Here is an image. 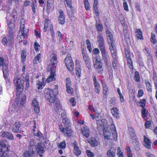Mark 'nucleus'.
Returning a JSON list of instances; mask_svg holds the SVG:
<instances>
[{"label":"nucleus","mask_w":157,"mask_h":157,"mask_svg":"<svg viewBox=\"0 0 157 157\" xmlns=\"http://www.w3.org/2000/svg\"><path fill=\"white\" fill-rule=\"evenodd\" d=\"M25 78L22 76L20 78L15 77L13 80V83L16 86V95H20L23 91Z\"/></svg>","instance_id":"f257e3e1"},{"label":"nucleus","mask_w":157,"mask_h":157,"mask_svg":"<svg viewBox=\"0 0 157 157\" xmlns=\"http://www.w3.org/2000/svg\"><path fill=\"white\" fill-rule=\"evenodd\" d=\"M55 88L53 90L47 89L45 90V97L48 101L51 103L54 102L56 100V96L58 94V86H55Z\"/></svg>","instance_id":"f03ea898"},{"label":"nucleus","mask_w":157,"mask_h":157,"mask_svg":"<svg viewBox=\"0 0 157 157\" xmlns=\"http://www.w3.org/2000/svg\"><path fill=\"white\" fill-rule=\"evenodd\" d=\"M8 145L2 140H0V157H6L8 151Z\"/></svg>","instance_id":"7ed1b4c3"},{"label":"nucleus","mask_w":157,"mask_h":157,"mask_svg":"<svg viewBox=\"0 0 157 157\" xmlns=\"http://www.w3.org/2000/svg\"><path fill=\"white\" fill-rule=\"evenodd\" d=\"M65 63L68 71H71L74 70V63L70 54L67 55L65 59Z\"/></svg>","instance_id":"20e7f679"},{"label":"nucleus","mask_w":157,"mask_h":157,"mask_svg":"<svg viewBox=\"0 0 157 157\" xmlns=\"http://www.w3.org/2000/svg\"><path fill=\"white\" fill-rule=\"evenodd\" d=\"M7 62L3 58H0V67L2 66V70L5 78H7L8 75V70Z\"/></svg>","instance_id":"39448f33"},{"label":"nucleus","mask_w":157,"mask_h":157,"mask_svg":"<svg viewBox=\"0 0 157 157\" xmlns=\"http://www.w3.org/2000/svg\"><path fill=\"white\" fill-rule=\"evenodd\" d=\"M93 62L94 67L97 69H101L102 67L101 59L99 55H95L93 58Z\"/></svg>","instance_id":"423d86ee"},{"label":"nucleus","mask_w":157,"mask_h":157,"mask_svg":"<svg viewBox=\"0 0 157 157\" xmlns=\"http://www.w3.org/2000/svg\"><path fill=\"white\" fill-rule=\"evenodd\" d=\"M25 20L24 19H22L20 20V25L19 34L20 33V32H21V34L22 35V36H23L24 37H26L27 36V34L29 32V29H25Z\"/></svg>","instance_id":"0eeeda50"},{"label":"nucleus","mask_w":157,"mask_h":157,"mask_svg":"<svg viewBox=\"0 0 157 157\" xmlns=\"http://www.w3.org/2000/svg\"><path fill=\"white\" fill-rule=\"evenodd\" d=\"M109 45V49L112 54V56L114 59L116 58L117 52L116 48L115 45V42L108 44Z\"/></svg>","instance_id":"6e6552de"},{"label":"nucleus","mask_w":157,"mask_h":157,"mask_svg":"<svg viewBox=\"0 0 157 157\" xmlns=\"http://www.w3.org/2000/svg\"><path fill=\"white\" fill-rule=\"evenodd\" d=\"M50 63L49 64L48 68L50 69H53V67L56 68L54 65L57 63L56 55L54 54H52L50 56Z\"/></svg>","instance_id":"1a4fd4ad"},{"label":"nucleus","mask_w":157,"mask_h":157,"mask_svg":"<svg viewBox=\"0 0 157 157\" xmlns=\"http://www.w3.org/2000/svg\"><path fill=\"white\" fill-rule=\"evenodd\" d=\"M112 128H110L109 125L106 127H105L104 128L103 133L105 139L108 140L110 139L111 136V129Z\"/></svg>","instance_id":"9d476101"},{"label":"nucleus","mask_w":157,"mask_h":157,"mask_svg":"<svg viewBox=\"0 0 157 157\" xmlns=\"http://www.w3.org/2000/svg\"><path fill=\"white\" fill-rule=\"evenodd\" d=\"M97 128L99 129H103L105 127L108 126V125L106 122V120L104 119H103L102 120H98L97 121Z\"/></svg>","instance_id":"9b49d317"},{"label":"nucleus","mask_w":157,"mask_h":157,"mask_svg":"<svg viewBox=\"0 0 157 157\" xmlns=\"http://www.w3.org/2000/svg\"><path fill=\"white\" fill-rule=\"evenodd\" d=\"M32 105L33 107L34 111L36 113H38L40 111L39 105L36 98H34L32 101Z\"/></svg>","instance_id":"f8f14e48"},{"label":"nucleus","mask_w":157,"mask_h":157,"mask_svg":"<svg viewBox=\"0 0 157 157\" xmlns=\"http://www.w3.org/2000/svg\"><path fill=\"white\" fill-rule=\"evenodd\" d=\"M73 152L75 154L78 156L81 154V151L78 146V142L76 141L73 144Z\"/></svg>","instance_id":"ddd939ff"},{"label":"nucleus","mask_w":157,"mask_h":157,"mask_svg":"<svg viewBox=\"0 0 157 157\" xmlns=\"http://www.w3.org/2000/svg\"><path fill=\"white\" fill-rule=\"evenodd\" d=\"M93 81L94 86L95 92L98 94H99L100 92L101 88L99 82L97 80L96 77L93 76Z\"/></svg>","instance_id":"4468645a"},{"label":"nucleus","mask_w":157,"mask_h":157,"mask_svg":"<svg viewBox=\"0 0 157 157\" xmlns=\"http://www.w3.org/2000/svg\"><path fill=\"white\" fill-rule=\"evenodd\" d=\"M102 58L104 62L107 64L109 60V56L107 53L106 50L101 51Z\"/></svg>","instance_id":"2eb2a0df"},{"label":"nucleus","mask_w":157,"mask_h":157,"mask_svg":"<svg viewBox=\"0 0 157 157\" xmlns=\"http://www.w3.org/2000/svg\"><path fill=\"white\" fill-rule=\"evenodd\" d=\"M50 76L47 78L46 81L49 82L52 81H54L55 80V68L54 67H53V69H50Z\"/></svg>","instance_id":"dca6fc26"},{"label":"nucleus","mask_w":157,"mask_h":157,"mask_svg":"<svg viewBox=\"0 0 157 157\" xmlns=\"http://www.w3.org/2000/svg\"><path fill=\"white\" fill-rule=\"evenodd\" d=\"M82 53L83 57L86 63V65L87 67L89 66L90 63V61L87 53L86 51H84L82 52Z\"/></svg>","instance_id":"f3484780"},{"label":"nucleus","mask_w":157,"mask_h":157,"mask_svg":"<svg viewBox=\"0 0 157 157\" xmlns=\"http://www.w3.org/2000/svg\"><path fill=\"white\" fill-rule=\"evenodd\" d=\"M42 145L41 143H38L36 145V151L41 157L42 156L41 154L44 152V148Z\"/></svg>","instance_id":"a211bd4d"},{"label":"nucleus","mask_w":157,"mask_h":157,"mask_svg":"<svg viewBox=\"0 0 157 157\" xmlns=\"http://www.w3.org/2000/svg\"><path fill=\"white\" fill-rule=\"evenodd\" d=\"M111 127H112V128L111 129V131L112 133L113 139L114 140L116 141L117 139V135L116 131L115 125L114 124H111Z\"/></svg>","instance_id":"6ab92c4d"},{"label":"nucleus","mask_w":157,"mask_h":157,"mask_svg":"<svg viewBox=\"0 0 157 157\" xmlns=\"http://www.w3.org/2000/svg\"><path fill=\"white\" fill-rule=\"evenodd\" d=\"M89 143L92 147L96 146L99 144L100 143L98 140H96L94 137H91L88 140Z\"/></svg>","instance_id":"aec40b11"},{"label":"nucleus","mask_w":157,"mask_h":157,"mask_svg":"<svg viewBox=\"0 0 157 157\" xmlns=\"http://www.w3.org/2000/svg\"><path fill=\"white\" fill-rule=\"evenodd\" d=\"M54 109L56 112L59 113L63 109L59 101H57L53 105Z\"/></svg>","instance_id":"412c9836"},{"label":"nucleus","mask_w":157,"mask_h":157,"mask_svg":"<svg viewBox=\"0 0 157 157\" xmlns=\"http://www.w3.org/2000/svg\"><path fill=\"white\" fill-rule=\"evenodd\" d=\"M21 126L20 123L19 122H15L13 125L12 129V131L15 133L19 132V128Z\"/></svg>","instance_id":"4be33fe9"},{"label":"nucleus","mask_w":157,"mask_h":157,"mask_svg":"<svg viewBox=\"0 0 157 157\" xmlns=\"http://www.w3.org/2000/svg\"><path fill=\"white\" fill-rule=\"evenodd\" d=\"M106 34L108 44L115 42L112 34L110 31L107 30L106 31Z\"/></svg>","instance_id":"5701e85b"},{"label":"nucleus","mask_w":157,"mask_h":157,"mask_svg":"<svg viewBox=\"0 0 157 157\" xmlns=\"http://www.w3.org/2000/svg\"><path fill=\"white\" fill-rule=\"evenodd\" d=\"M111 112L113 116L115 118L118 119L120 117V112L117 108H114L111 109Z\"/></svg>","instance_id":"b1692460"},{"label":"nucleus","mask_w":157,"mask_h":157,"mask_svg":"<svg viewBox=\"0 0 157 157\" xmlns=\"http://www.w3.org/2000/svg\"><path fill=\"white\" fill-rule=\"evenodd\" d=\"M98 43L99 48L101 51L106 50V48L104 44V40L102 37H100L99 38Z\"/></svg>","instance_id":"393cba45"},{"label":"nucleus","mask_w":157,"mask_h":157,"mask_svg":"<svg viewBox=\"0 0 157 157\" xmlns=\"http://www.w3.org/2000/svg\"><path fill=\"white\" fill-rule=\"evenodd\" d=\"M59 15L58 17L59 22L60 24H63L65 23L64 16L63 11L60 10L59 11Z\"/></svg>","instance_id":"a878e982"},{"label":"nucleus","mask_w":157,"mask_h":157,"mask_svg":"<svg viewBox=\"0 0 157 157\" xmlns=\"http://www.w3.org/2000/svg\"><path fill=\"white\" fill-rule=\"evenodd\" d=\"M81 131L83 134L86 137H88L89 136V130L86 126H84L81 129Z\"/></svg>","instance_id":"bb28decb"},{"label":"nucleus","mask_w":157,"mask_h":157,"mask_svg":"<svg viewBox=\"0 0 157 157\" xmlns=\"http://www.w3.org/2000/svg\"><path fill=\"white\" fill-rule=\"evenodd\" d=\"M2 137H6L8 138L10 140H13V136L12 134L10 132H4L1 135Z\"/></svg>","instance_id":"cd10ccee"},{"label":"nucleus","mask_w":157,"mask_h":157,"mask_svg":"<svg viewBox=\"0 0 157 157\" xmlns=\"http://www.w3.org/2000/svg\"><path fill=\"white\" fill-rule=\"evenodd\" d=\"M54 0H47V9L51 11L53 10L54 8Z\"/></svg>","instance_id":"c85d7f7f"},{"label":"nucleus","mask_w":157,"mask_h":157,"mask_svg":"<svg viewBox=\"0 0 157 157\" xmlns=\"http://www.w3.org/2000/svg\"><path fill=\"white\" fill-rule=\"evenodd\" d=\"M151 142L149 139L144 136V146L147 148H150L151 147Z\"/></svg>","instance_id":"c756f323"},{"label":"nucleus","mask_w":157,"mask_h":157,"mask_svg":"<svg viewBox=\"0 0 157 157\" xmlns=\"http://www.w3.org/2000/svg\"><path fill=\"white\" fill-rule=\"evenodd\" d=\"M64 135L66 136H70L71 135L72 131L71 129L70 126H68L66 127L63 132Z\"/></svg>","instance_id":"7c9ffc66"},{"label":"nucleus","mask_w":157,"mask_h":157,"mask_svg":"<svg viewBox=\"0 0 157 157\" xmlns=\"http://www.w3.org/2000/svg\"><path fill=\"white\" fill-rule=\"evenodd\" d=\"M136 33L137 38L138 40L143 39V36H142V32L140 29H137L136 32Z\"/></svg>","instance_id":"2f4dec72"},{"label":"nucleus","mask_w":157,"mask_h":157,"mask_svg":"<svg viewBox=\"0 0 157 157\" xmlns=\"http://www.w3.org/2000/svg\"><path fill=\"white\" fill-rule=\"evenodd\" d=\"M107 157H115V152L113 149L111 148L107 151Z\"/></svg>","instance_id":"473e14b6"},{"label":"nucleus","mask_w":157,"mask_h":157,"mask_svg":"<svg viewBox=\"0 0 157 157\" xmlns=\"http://www.w3.org/2000/svg\"><path fill=\"white\" fill-rule=\"evenodd\" d=\"M103 97L106 98L108 94V88L106 84H103Z\"/></svg>","instance_id":"72a5a7b5"},{"label":"nucleus","mask_w":157,"mask_h":157,"mask_svg":"<svg viewBox=\"0 0 157 157\" xmlns=\"http://www.w3.org/2000/svg\"><path fill=\"white\" fill-rule=\"evenodd\" d=\"M24 81L25 82V90H27L29 86V75L26 74L25 77Z\"/></svg>","instance_id":"f704fd0d"},{"label":"nucleus","mask_w":157,"mask_h":157,"mask_svg":"<svg viewBox=\"0 0 157 157\" xmlns=\"http://www.w3.org/2000/svg\"><path fill=\"white\" fill-rule=\"evenodd\" d=\"M81 67L77 65L76 67V75L78 78L81 77Z\"/></svg>","instance_id":"c9c22d12"},{"label":"nucleus","mask_w":157,"mask_h":157,"mask_svg":"<svg viewBox=\"0 0 157 157\" xmlns=\"http://www.w3.org/2000/svg\"><path fill=\"white\" fill-rule=\"evenodd\" d=\"M100 20H96V27L98 31H101L103 30V26L102 25L100 24Z\"/></svg>","instance_id":"e433bc0d"},{"label":"nucleus","mask_w":157,"mask_h":157,"mask_svg":"<svg viewBox=\"0 0 157 157\" xmlns=\"http://www.w3.org/2000/svg\"><path fill=\"white\" fill-rule=\"evenodd\" d=\"M36 61H37L39 62H41V54L40 53L38 54L34 58L33 60V63L36 64L37 63Z\"/></svg>","instance_id":"4c0bfd02"},{"label":"nucleus","mask_w":157,"mask_h":157,"mask_svg":"<svg viewBox=\"0 0 157 157\" xmlns=\"http://www.w3.org/2000/svg\"><path fill=\"white\" fill-rule=\"evenodd\" d=\"M17 111V107L13 105L11 106L9 109V112L11 114H13Z\"/></svg>","instance_id":"58836bf2"},{"label":"nucleus","mask_w":157,"mask_h":157,"mask_svg":"<svg viewBox=\"0 0 157 157\" xmlns=\"http://www.w3.org/2000/svg\"><path fill=\"white\" fill-rule=\"evenodd\" d=\"M62 121L65 126L66 127L70 126V121L67 117L63 119Z\"/></svg>","instance_id":"ea45409f"},{"label":"nucleus","mask_w":157,"mask_h":157,"mask_svg":"<svg viewBox=\"0 0 157 157\" xmlns=\"http://www.w3.org/2000/svg\"><path fill=\"white\" fill-rule=\"evenodd\" d=\"M13 31V30L9 29L8 30V33L7 35V36L8 37V40H10L14 37Z\"/></svg>","instance_id":"a19ab883"},{"label":"nucleus","mask_w":157,"mask_h":157,"mask_svg":"<svg viewBox=\"0 0 157 157\" xmlns=\"http://www.w3.org/2000/svg\"><path fill=\"white\" fill-rule=\"evenodd\" d=\"M117 154L118 157H124L123 152L121 151L120 147L117 148Z\"/></svg>","instance_id":"79ce46f5"},{"label":"nucleus","mask_w":157,"mask_h":157,"mask_svg":"<svg viewBox=\"0 0 157 157\" xmlns=\"http://www.w3.org/2000/svg\"><path fill=\"white\" fill-rule=\"evenodd\" d=\"M11 16L13 17V21H15L16 20L17 17V11L15 10H13L11 14Z\"/></svg>","instance_id":"37998d69"},{"label":"nucleus","mask_w":157,"mask_h":157,"mask_svg":"<svg viewBox=\"0 0 157 157\" xmlns=\"http://www.w3.org/2000/svg\"><path fill=\"white\" fill-rule=\"evenodd\" d=\"M66 142L65 140H63L60 142L59 144L58 145V148L60 149H63L65 148L66 147Z\"/></svg>","instance_id":"c03bdc74"},{"label":"nucleus","mask_w":157,"mask_h":157,"mask_svg":"<svg viewBox=\"0 0 157 157\" xmlns=\"http://www.w3.org/2000/svg\"><path fill=\"white\" fill-rule=\"evenodd\" d=\"M85 7L87 10H89L90 9V6L88 0H84Z\"/></svg>","instance_id":"a18cd8bd"},{"label":"nucleus","mask_w":157,"mask_h":157,"mask_svg":"<svg viewBox=\"0 0 157 157\" xmlns=\"http://www.w3.org/2000/svg\"><path fill=\"white\" fill-rule=\"evenodd\" d=\"M152 124V122L151 121H146L145 124V126L147 128H151V126Z\"/></svg>","instance_id":"49530a36"},{"label":"nucleus","mask_w":157,"mask_h":157,"mask_svg":"<svg viewBox=\"0 0 157 157\" xmlns=\"http://www.w3.org/2000/svg\"><path fill=\"white\" fill-rule=\"evenodd\" d=\"M86 42L87 49L90 52H91L92 50V48H91L90 41L88 40H86Z\"/></svg>","instance_id":"de8ad7c7"},{"label":"nucleus","mask_w":157,"mask_h":157,"mask_svg":"<svg viewBox=\"0 0 157 157\" xmlns=\"http://www.w3.org/2000/svg\"><path fill=\"white\" fill-rule=\"evenodd\" d=\"M29 151H30V153L33 154L36 151V146H29Z\"/></svg>","instance_id":"09e8293b"},{"label":"nucleus","mask_w":157,"mask_h":157,"mask_svg":"<svg viewBox=\"0 0 157 157\" xmlns=\"http://www.w3.org/2000/svg\"><path fill=\"white\" fill-rule=\"evenodd\" d=\"M94 10L96 15V19H97L98 20H100L99 17L100 12L98 9V7L94 8Z\"/></svg>","instance_id":"8fccbe9b"},{"label":"nucleus","mask_w":157,"mask_h":157,"mask_svg":"<svg viewBox=\"0 0 157 157\" xmlns=\"http://www.w3.org/2000/svg\"><path fill=\"white\" fill-rule=\"evenodd\" d=\"M151 41L153 44H155L157 42V40L155 39V36L154 33H151Z\"/></svg>","instance_id":"3c124183"},{"label":"nucleus","mask_w":157,"mask_h":157,"mask_svg":"<svg viewBox=\"0 0 157 157\" xmlns=\"http://www.w3.org/2000/svg\"><path fill=\"white\" fill-rule=\"evenodd\" d=\"M26 51H23L21 52V60L22 62H24L25 60V59L26 57Z\"/></svg>","instance_id":"603ef678"},{"label":"nucleus","mask_w":157,"mask_h":157,"mask_svg":"<svg viewBox=\"0 0 157 157\" xmlns=\"http://www.w3.org/2000/svg\"><path fill=\"white\" fill-rule=\"evenodd\" d=\"M145 84L147 87V90L149 92H151L152 90L150 82L147 81H146L145 82Z\"/></svg>","instance_id":"864d4df0"},{"label":"nucleus","mask_w":157,"mask_h":157,"mask_svg":"<svg viewBox=\"0 0 157 157\" xmlns=\"http://www.w3.org/2000/svg\"><path fill=\"white\" fill-rule=\"evenodd\" d=\"M146 102L145 100V99H143L139 102V105L141 107L143 108H144Z\"/></svg>","instance_id":"5fc2aeb1"},{"label":"nucleus","mask_w":157,"mask_h":157,"mask_svg":"<svg viewBox=\"0 0 157 157\" xmlns=\"http://www.w3.org/2000/svg\"><path fill=\"white\" fill-rule=\"evenodd\" d=\"M93 58L94 56H95V55H98V54H99L100 51L99 49L98 48H95L94 49L93 51Z\"/></svg>","instance_id":"6e6d98bb"},{"label":"nucleus","mask_w":157,"mask_h":157,"mask_svg":"<svg viewBox=\"0 0 157 157\" xmlns=\"http://www.w3.org/2000/svg\"><path fill=\"white\" fill-rule=\"evenodd\" d=\"M36 85L38 89H41L42 88V86H44V82H42L37 81H36Z\"/></svg>","instance_id":"4d7b16f0"},{"label":"nucleus","mask_w":157,"mask_h":157,"mask_svg":"<svg viewBox=\"0 0 157 157\" xmlns=\"http://www.w3.org/2000/svg\"><path fill=\"white\" fill-rule=\"evenodd\" d=\"M34 48L36 52H39L40 49V46L38 43L35 42L34 44Z\"/></svg>","instance_id":"13d9d810"},{"label":"nucleus","mask_w":157,"mask_h":157,"mask_svg":"<svg viewBox=\"0 0 157 157\" xmlns=\"http://www.w3.org/2000/svg\"><path fill=\"white\" fill-rule=\"evenodd\" d=\"M127 64L129 68L132 69L133 68L132 63L131 60L130 58L127 59Z\"/></svg>","instance_id":"bf43d9fd"},{"label":"nucleus","mask_w":157,"mask_h":157,"mask_svg":"<svg viewBox=\"0 0 157 157\" xmlns=\"http://www.w3.org/2000/svg\"><path fill=\"white\" fill-rule=\"evenodd\" d=\"M46 22L44 24V32H46L47 28L48 26V21H49V20L48 19H46L45 20Z\"/></svg>","instance_id":"052dcab7"},{"label":"nucleus","mask_w":157,"mask_h":157,"mask_svg":"<svg viewBox=\"0 0 157 157\" xmlns=\"http://www.w3.org/2000/svg\"><path fill=\"white\" fill-rule=\"evenodd\" d=\"M8 25L9 27V29L13 30L14 28V24L10 21L8 22Z\"/></svg>","instance_id":"680f3d73"},{"label":"nucleus","mask_w":157,"mask_h":157,"mask_svg":"<svg viewBox=\"0 0 157 157\" xmlns=\"http://www.w3.org/2000/svg\"><path fill=\"white\" fill-rule=\"evenodd\" d=\"M135 75L134 77V79L136 82H138L139 81L140 77L139 74L138 72L136 71L135 73Z\"/></svg>","instance_id":"e2e57ef3"},{"label":"nucleus","mask_w":157,"mask_h":157,"mask_svg":"<svg viewBox=\"0 0 157 157\" xmlns=\"http://www.w3.org/2000/svg\"><path fill=\"white\" fill-rule=\"evenodd\" d=\"M70 102L73 106H75L76 104V102L74 98H71L70 100Z\"/></svg>","instance_id":"0e129e2a"},{"label":"nucleus","mask_w":157,"mask_h":157,"mask_svg":"<svg viewBox=\"0 0 157 157\" xmlns=\"http://www.w3.org/2000/svg\"><path fill=\"white\" fill-rule=\"evenodd\" d=\"M86 153L87 156L89 157H93L94 155V154L90 150H87L86 151Z\"/></svg>","instance_id":"69168bd1"},{"label":"nucleus","mask_w":157,"mask_h":157,"mask_svg":"<svg viewBox=\"0 0 157 157\" xmlns=\"http://www.w3.org/2000/svg\"><path fill=\"white\" fill-rule=\"evenodd\" d=\"M33 135L34 136H38L40 138H41L42 137V133L38 131L37 132L34 133Z\"/></svg>","instance_id":"338daca9"},{"label":"nucleus","mask_w":157,"mask_h":157,"mask_svg":"<svg viewBox=\"0 0 157 157\" xmlns=\"http://www.w3.org/2000/svg\"><path fill=\"white\" fill-rule=\"evenodd\" d=\"M124 9L127 11H128V6L126 2H124L123 3Z\"/></svg>","instance_id":"774afa93"}]
</instances>
